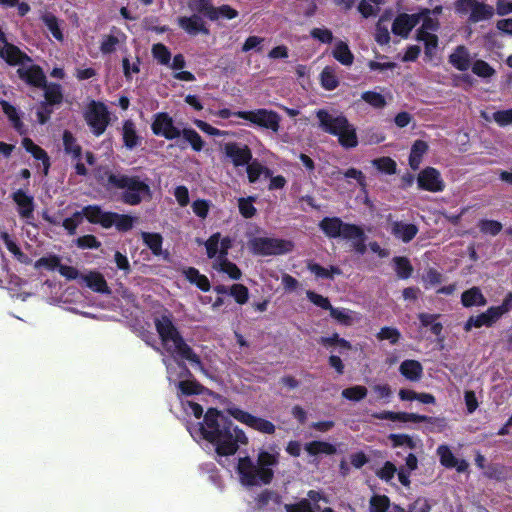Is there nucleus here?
Returning <instances> with one entry per match:
<instances>
[{
  "mask_svg": "<svg viewBox=\"0 0 512 512\" xmlns=\"http://www.w3.org/2000/svg\"><path fill=\"white\" fill-rule=\"evenodd\" d=\"M395 272L400 279H408L413 272L410 260L405 256H395L393 258Z\"/></svg>",
  "mask_w": 512,
  "mask_h": 512,
  "instance_id": "nucleus-42",
  "label": "nucleus"
},
{
  "mask_svg": "<svg viewBox=\"0 0 512 512\" xmlns=\"http://www.w3.org/2000/svg\"><path fill=\"white\" fill-rule=\"evenodd\" d=\"M177 21L179 27L182 28L189 35L194 36L199 33L208 35L210 33L202 18L197 14H193L189 17L181 16L178 18Z\"/></svg>",
  "mask_w": 512,
  "mask_h": 512,
  "instance_id": "nucleus-18",
  "label": "nucleus"
},
{
  "mask_svg": "<svg viewBox=\"0 0 512 512\" xmlns=\"http://www.w3.org/2000/svg\"><path fill=\"white\" fill-rule=\"evenodd\" d=\"M437 455L439 456L440 463L445 468H454L457 465V458L452 453L447 445H440L437 448Z\"/></svg>",
  "mask_w": 512,
  "mask_h": 512,
  "instance_id": "nucleus-46",
  "label": "nucleus"
},
{
  "mask_svg": "<svg viewBox=\"0 0 512 512\" xmlns=\"http://www.w3.org/2000/svg\"><path fill=\"white\" fill-rule=\"evenodd\" d=\"M0 105L2 108L3 113L7 116L9 119L11 125L13 128L19 133L24 134L26 132V129L24 127V124L20 118L19 112L15 106H13L10 102L7 100H0Z\"/></svg>",
  "mask_w": 512,
  "mask_h": 512,
  "instance_id": "nucleus-30",
  "label": "nucleus"
},
{
  "mask_svg": "<svg viewBox=\"0 0 512 512\" xmlns=\"http://www.w3.org/2000/svg\"><path fill=\"white\" fill-rule=\"evenodd\" d=\"M229 294L239 305H244L249 299L248 288L240 283L233 284L231 287H229Z\"/></svg>",
  "mask_w": 512,
  "mask_h": 512,
  "instance_id": "nucleus-52",
  "label": "nucleus"
},
{
  "mask_svg": "<svg viewBox=\"0 0 512 512\" xmlns=\"http://www.w3.org/2000/svg\"><path fill=\"white\" fill-rule=\"evenodd\" d=\"M120 40L115 35H104L100 43V51L106 55L116 51Z\"/></svg>",
  "mask_w": 512,
  "mask_h": 512,
  "instance_id": "nucleus-63",
  "label": "nucleus"
},
{
  "mask_svg": "<svg viewBox=\"0 0 512 512\" xmlns=\"http://www.w3.org/2000/svg\"><path fill=\"white\" fill-rule=\"evenodd\" d=\"M86 286L92 291L101 294H110L111 290L104 278V276L98 271H90L86 275L81 276Z\"/></svg>",
  "mask_w": 512,
  "mask_h": 512,
  "instance_id": "nucleus-26",
  "label": "nucleus"
},
{
  "mask_svg": "<svg viewBox=\"0 0 512 512\" xmlns=\"http://www.w3.org/2000/svg\"><path fill=\"white\" fill-rule=\"evenodd\" d=\"M332 56L342 65L351 66L354 62V55L348 44L342 40L335 43L332 50Z\"/></svg>",
  "mask_w": 512,
  "mask_h": 512,
  "instance_id": "nucleus-34",
  "label": "nucleus"
},
{
  "mask_svg": "<svg viewBox=\"0 0 512 512\" xmlns=\"http://www.w3.org/2000/svg\"><path fill=\"white\" fill-rule=\"evenodd\" d=\"M400 374L410 382H418L423 377V366L418 360L407 359L399 366Z\"/></svg>",
  "mask_w": 512,
  "mask_h": 512,
  "instance_id": "nucleus-22",
  "label": "nucleus"
},
{
  "mask_svg": "<svg viewBox=\"0 0 512 512\" xmlns=\"http://www.w3.org/2000/svg\"><path fill=\"white\" fill-rule=\"evenodd\" d=\"M83 213L87 221L91 224H98L107 229V224L111 211H104L101 206L92 204L83 207Z\"/></svg>",
  "mask_w": 512,
  "mask_h": 512,
  "instance_id": "nucleus-21",
  "label": "nucleus"
},
{
  "mask_svg": "<svg viewBox=\"0 0 512 512\" xmlns=\"http://www.w3.org/2000/svg\"><path fill=\"white\" fill-rule=\"evenodd\" d=\"M388 438L393 447L407 446L412 450L416 448V443L408 434H390Z\"/></svg>",
  "mask_w": 512,
  "mask_h": 512,
  "instance_id": "nucleus-61",
  "label": "nucleus"
},
{
  "mask_svg": "<svg viewBox=\"0 0 512 512\" xmlns=\"http://www.w3.org/2000/svg\"><path fill=\"white\" fill-rule=\"evenodd\" d=\"M84 119L92 133L99 137L110 124V114L107 106L100 101H91L84 113Z\"/></svg>",
  "mask_w": 512,
  "mask_h": 512,
  "instance_id": "nucleus-7",
  "label": "nucleus"
},
{
  "mask_svg": "<svg viewBox=\"0 0 512 512\" xmlns=\"http://www.w3.org/2000/svg\"><path fill=\"white\" fill-rule=\"evenodd\" d=\"M245 166L249 183H256L263 173V165L257 159L252 158L251 162Z\"/></svg>",
  "mask_w": 512,
  "mask_h": 512,
  "instance_id": "nucleus-58",
  "label": "nucleus"
},
{
  "mask_svg": "<svg viewBox=\"0 0 512 512\" xmlns=\"http://www.w3.org/2000/svg\"><path fill=\"white\" fill-rule=\"evenodd\" d=\"M75 243L80 249H98L101 247V242L92 234L78 237Z\"/></svg>",
  "mask_w": 512,
  "mask_h": 512,
  "instance_id": "nucleus-62",
  "label": "nucleus"
},
{
  "mask_svg": "<svg viewBox=\"0 0 512 512\" xmlns=\"http://www.w3.org/2000/svg\"><path fill=\"white\" fill-rule=\"evenodd\" d=\"M319 126L328 134L338 137L339 144L346 148H355L358 145L356 128L349 122L346 116L338 115L333 117L327 110L316 111Z\"/></svg>",
  "mask_w": 512,
  "mask_h": 512,
  "instance_id": "nucleus-4",
  "label": "nucleus"
},
{
  "mask_svg": "<svg viewBox=\"0 0 512 512\" xmlns=\"http://www.w3.org/2000/svg\"><path fill=\"white\" fill-rule=\"evenodd\" d=\"M279 464V453L261 450L256 462L249 456L240 457L236 472L243 486L254 487L269 485L274 478V468Z\"/></svg>",
  "mask_w": 512,
  "mask_h": 512,
  "instance_id": "nucleus-3",
  "label": "nucleus"
},
{
  "mask_svg": "<svg viewBox=\"0 0 512 512\" xmlns=\"http://www.w3.org/2000/svg\"><path fill=\"white\" fill-rule=\"evenodd\" d=\"M5 245H6V248L8 249V251L10 253H12L20 263L26 264V265L32 263V259L27 254L22 252L20 247L13 240L8 239L7 235H6Z\"/></svg>",
  "mask_w": 512,
  "mask_h": 512,
  "instance_id": "nucleus-57",
  "label": "nucleus"
},
{
  "mask_svg": "<svg viewBox=\"0 0 512 512\" xmlns=\"http://www.w3.org/2000/svg\"><path fill=\"white\" fill-rule=\"evenodd\" d=\"M254 197L240 198L238 200V209L240 214L246 218L250 219L255 216L257 210L253 205Z\"/></svg>",
  "mask_w": 512,
  "mask_h": 512,
  "instance_id": "nucleus-55",
  "label": "nucleus"
},
{
  "mask_svg": "<svg viewBox=\"0 0 512 512\" xmlns=\"http://www.w3.org/2000/svg\"><path fill=\"white\" fill-rule=\"evenodd\" d=\"M221 234L216 232L212 234L205 242L206 253L208 258L212 259L219 255V242Z\"/></svg>",
  "mask_w": 512,
  "mask_h": 512,
  "instance_id": "nucleus-64",
  "label": "nucleus"
},
{
  "mask_svg": "<svg viewBox=\"0 0 512 512\" xmlns=\"http://www.w3.org/2000/svg\"><path fill=\"white\" fill-rule=\"evenodd\" d=\"M12 200L17 205V211L22 219L26 220L27 224L33 225L34 219V198L28 195L23 189H18L12 193Z\"/></svg>",
  "mask_w": 512,
  "mask_h": 512,
  "instance_id": "nucleus-14",
  "label": "nucleus"
},
{
  "mask_svg": "<svg viewBox=\"0 0 512 512\" xmlns=\"http://www.w3.org/2000/svg\"><path fill=\"white\" fill-rule=\"evenodd\" d=\"M223 153L234 167H244L246 164H249L253 158L251 148L247 144L236 141L225 143Z\"/></svg>",
  "mask_w": 512,
  "mask_h": 512,
  "instance_id": "nucleus-12",
  "label": "nucleus"
},
{
  "mask_svg": "<svg viewBox=\"0 0 512 512\" xmlns=\"http://www.w3.org/2000/svg\"><path fill=\"white\" fill-rule=\"evenodd\" d=\"M495 8L483 1H476L472 11L469 14L468 22L476 24L481 21H488L493 18Z\"/></svg>",
  "mask_w": 512,
  "mask_h": 512,
  "instance_id": "nucleus-24",
  "label": "nucleus"
},
{
  "mask_svg": "<svg viewBox=\"0 0 512 512\" xmlns=\"http://www.w3.org/2000/svg\"><path fill=\"white\" fill-rule=\"evenodd\" d=\"M156 331L164 344L173 342L181 336L180 332L173 324L170 313L162 314L154 320Z\"/></svg>",
  "mask_w": 512,
  "mask_h": 512,
  "instance_id": "nucleus-15",
  "label": "nucleus"
},
{
  "mask_svg": "<svg viewBox=\"0 0 512 512\" xmlns=\"http://www.w3.org/2000/svg\"><path fill=\"white\" fill-rule=\"evenodd\" d=\"M152 55L154 59L158 61L161 65H168L171 60V52L162 43H156L152 46Z\"/></svg>",
  "mask_w": 512,
  "mask_h": 512,
  "instance_id": "nucleus-54",
  "label": "nucleus"
},
{
  "mask_svg": "<svg viewBox=\"0 0 512 512\" xmlns=\"http://www.w3.org/2000/svg\"><path fill=\"white\" fill-rule=\"evenodd\" d=\"M186 280L191 284L197 286L201 291L208 292L211 288V284L206 275L201 274L198 269L194 267H187L182 271Z\"/></svg>",
  "mask_w": 512,
  "mask_h": 512,
  "instance_id": "nucleus-31",
  "label": "nucleus"
},
{
  "mask_svg": "<svg viewBox=\"0 0 512 512\" xmlns=\"http://www.w3.org/2000/svg\"><path fill=\"white\" fill-rule=\"evenodd\" d=\"M97 181L107 190L120 189V201L126 205L136 206L143 200L152 198V191L149 184L139 176H129L126 174H116L109 169H105L97 176Z\"/></svg>",
  "mask_w": 512,
  "mask_h": 512,
  "instance_id": "nucleus-2",
  "label": "nucleus"
},
{
  "mask_svg": "<svg viewBox=\"0 0 512 512\" xmlns=\"http://www.w3.org/2000/svg\"><path fill=\"white\" fill-rule=\"evenodd\" d=\"M461 304L466 308L473 306H485L487 304V299L479 287L473 286L461 294Z\"/></svg>",
  "mask_w": 512,
  "mask_h": 512,
  "instance_id": "nucleus-28",
  "label": "nucleus"
},
{
  "mask_svg": "<svg viewBox=\"0 0 512 512\" xmlns=\"http://www.w3.org/2000/svg\"><path fill=\"white\" fill-rule=\"evenodd\" d=\"M229 413L233 418H235L239 422L247 425L248 427H250L258 432H261L264 434H269V435L275 433L276 427L269 420L254 416L251 413L244 411L240 408L229 409Z\"/></svg>",
  "mask_w": 512,
  "mask_h": 512,
  "instance_id": "nucleus-10",
  "label": "nucleus"
},
{
  "mask_svg": "<svg viewBox=\"0 0 512 512\" xmlns=\"http://www.w3.org/2000/svg\"><path fill=\"white\" fill-rule=\"evenodd\" d=\"M376 337L380 341L388 340L390 344L395 345L401 339V333L395 327L384 326L377 333Z\"/></svg>",
  "mask_w": 512,
  "mask_h": 512,
  "instance_id": "nucleus-53",
  "label": "nucleus"
},
{
  "mask_svg": "<svg viewBox=\"0 0 512 512\" xmlns=\"http://www.w3.org/2000/svg\"><path fill=\"white\" fill-rule=\"evenodd\" d=\"M411 31L412 29L404 14H399L392 23V32L402 38H407Z\"/></svg>",
  "mask_w": 512,
  "mask_h": 512,
  "instance_id": "nucleus-47",
  "label": "nucleus"
},
{
  "mask_svg": "<svg viewBox=\"0 0 512 512\" xmlns=\"http://www.w3.org/2000/svg\"><path fill=\"white\" fill-rule=\"evenodd\" d=\"M62 140L65 153L71 155L73 160L80 161L82 159V147L77 143L73 133L64 130Z\"/></svg>",
  "mask_w": 512,
  "mask_h": 512,
  "instance_id": "nucleus-33",
  "label": "nucleus"
},
{
  "mask_svg": "<svg viewBox=\"0 0 512 512\" xmlns=\"http://www.w3.org/2000/svg\"><path fill=\"white\" fill-rule=\"evenodd\" d=\"M305 450L311 456H316L318 454L333 455L337 452V449L333 444L319 440L306 443Z\"/></svg>",
  "mask_w": 512,
  "mask_h": 512,
  "instance_id": "nucleus-36",
  "label": "nucleus"
},
{
  "mask_svg": "<svg viewBox=\"0 0 512 512\" xmlns=\"http://www.w3.org/2000/svg\"><path fill=\"white\" fill-rule=\"evenodd\" d=\"M239 16V12L228 4L211 7L208 15L210 21H218L219 19L232 20Z\"/></svg>",
  "mask_w": 512,
  "mask_h": 512,
  "instance_id": "nucleus-35",
  "label": "nucleus"
},
{
  "mask_svg": "<svg viewBox=\"0 0 512 512\" xmlns=\"http://www.w3.org/2000/svg\"><path fill=\"white\" fill-rule=\"evenodd\" d=\"M181 136L183 137L184 142L191 146L193 151L200 152L203 150L205 142L201 135L193 128L182 129Z\"/></svg>",
  "mask_w": 512,
  "mask_h": 512,
  "instance_id": "nucleus-38",
  "label": "nucleus"
},
{
  "mask_svg": "<svg viewBox=\"0 0 512 512\" xmlns=\"http://www.w3.org/2000/svg\"><path fill=\"white\" fill-rule=\"evenodd\" d=\"M320 230L330 239L352 238L360 235V226L346 223L341 218L324 217L318 224Z\"/></svg>",
  "mask_w": 512,
  "mask_h": 512,
  "instance_id": "nucleus-6",
  "label": "nucleus"
},
{
  "mask_svg": "<svg viewBox=\"0 0 512 512\" xmlns=\"http://www.w3.org/2000/svg\"><path fill=\"white\" fill-rule=\"evenodd\" d=\"M22 145L25 148V150L27 152L31 153L32 156L36 160H39L42 162V164L44 165V168H45L44 172H45V174H47L48 169L50 167V159H49L47 152L43 148H41L40 146L35 144L33 142V140L28 137H25L22 140Z\"/></svg>",
  "mask_w": 512,
  "mask_h": 512,
  "instance_id": "nucleus-32",
  "label": "nucleus"
},
{
  "mask_svg": "<svg viewBox=\"0 0 512 512\" xmlns=\"http://www.w3.org/2000/svg\"><path fill=\"white\" fill-rule=\"evenodd\" d=\"M472 72L481 78H490L495 75V69L486 61L478 59L472 64Z\"/></svg>",
  "mask_w": 512,
  "mask_h": 512,
  "instance_id": "nucleus-51",
  "label": "nucleus"
},
{
  "mask_svg": "<svg viewBox=\"0 0 512 512\" xmlns=\"http://www.w3.org/2000/svg\"><path fill=\"white\" fill-rule=\"evenodd\" d=\"M218 261L221 271L226 273L231 279L239 280L241 278L242 272L235 263L229 261L227 258L218 259Z\"/></svg>",
  "mask_w": 512,
  "mask_h": 512,
  "instance_id": "nucleus-59",
  "label": "nucleus"
},
{
  "mask_svg": "<svg viewBox=\"0 0 512 512\" xmlns=\"http://www.w3.org/2000/svg\"><path fill=\"white\" fill-rule=\"evenodd\" d=\"M321 86L327 90L332 91L339 86V79L335 73V69L331 66H325L320 73Z\"/></svg>",
  "mask_w": 512,
  "mask_h": 512,
  "instance_id": "nucleus-41",
  "label": "nucleus"
},
{
  "mask_svg": "<svg viewBox=\"0 0 512 512\" xmlns=\"http://www.w3.org/2000/svg\"><path fill=\"white\" fill-rule=\"evenodd\" d=\"M19 78L28 85L41 88L46 86V76L43 69L39 65H31L29 67H20L17 69Z\"/></svg>",
  "mask_w": 512,
  "mask_h": 512,
  "instance_id": "nucleus-16",
  "label": "nucleus"
},
{
  "mask_svg": "<svg viewBox=\"0 0 512 512\" xmlns=\"http://www.w3.org/2000/svg\"><path fill=\"white\" fill-rule=\"evenodd\" d=\"M450 64L459 71H466L470 67V55L464 45L456 47L454 52L449 55Z\"/></svg>",
  "mask_w": 512,
  "mask_h": 512,
  "instance_id": "nucleus-29",
  "label": "nucleus"
},
{
  "mask_svg": "<svg viewBox=\"0 0 512 512\" xmlns=\"http://www.w3.org/2000/svg\"><path fill=\"white\" fill-rule=\"evenodd\" d=\"M141 237L154 256H162L165 260L169 258V252L162 249L163 237L160 233L142 232Z\"/></svg>",
  "mask_w": 512,
  "mask_h": 512,
  "instance_id": "nucleus-25",
  "label": "nucleus"
},
{
  "mask_svg": "<svg viewBox=\"0 0 512 512\" xmlns=\"http://www.w3.org/2000/svg\"><path fill=\"white\" fill-rule=\"evenodd\" d=\"M122 139L123 145L129 150H133L134 148L141 144L142 138L138 134L136 125L133 122V120L127 119L123 121Z\"/></svg>",
  "mask_w": 512,
  "mask_h": 512,
  "instance_id": "nucleus-23",
  "label": "nucleus"
},
{
  "mask_svg": "<svg viewBox=\"0 0 512 512\" xmlns=\"http://www.w3.org/2000/svg\"><path fill=\"white\" fill-rule=\"evenodd\" d=\"M177 387L186 396L199 395L206 391V388L196 380L179 381Z\"/></svg>",
  "mask_w": 512,
  "mask_h": 512,
  "instance_id": "nucleus-43",
  "label": "nucleus"
},
{
  "mask_svg": "<svg viewBox=\"0 0 512 512\" xmlns=\"http://www.w3.org/2000/svg\"><path fill=\"white\" fill-rule=\"evenodd\" d=\"M372 416L379 420L428 423L438 427L439 431H442L447 425L444 417H433L408 412L381 411L374 413Z\"/></svg>",
  "mask_w": 512,
  "mask_h": 512,
  "instance_id": "nucleus-8",
  "label": "nucleus"
},
{
  "mask_svg": "<svg viewBox=\"0 0 512 512\" xmlns=\"http://www.w3.org/2000/svg\"><path fill=\"white\" fill-rule=\"evenodd\" d=\"M235 117L241 118L263 129L278 133L280 130L281 116L274 110L259 108L249 111H236Z\"/></svg>",
  "mask_w": 512,
  "mask_h": 512,
  "instance_id": "nucleus-5",
  "label": "nucleus"
},
{
  "mask_svg": "<svg viewBox=\"0 0 512 512\" xmlns=\"http://www.w3.org/2000/svg\"><path fill=\"white\" fill-rule=\"evenodd\" d=\"M319 343L325 348L338 346L340 354L352 349V344L348 340L341 338L338 333H333L331 336L327 337H321Z\"/></svg>",
  "mask_w": 512,
  "mask_h": 512,
  "instance_id": "nucleus-37",
  "label": "nucleus"
},
{
  "mask_svg": "<svg viewBox=\"0 0 512 512\" xmlns=\"http://www.w3.org/2000/svg\"><path fill=\"white\" fill-rule=\"evenodd\" d=\"M0 57L10 66L24 65L25 63L32 62V58L29 55L12 43L2 47Z\"/></svg>",
  "mask_w": 512,
  "mask_h": 512,
  "instance_id": "nucleus-17",
  "label": "nucleus"
},
{
  "mask_svg": "<svg viewBox=\"0 0 512 512\" xmlns=\"http://www.w3.org/2000/svg\"><path fill=\"white\" fill-rule=\"evenodd\" d=\"M107 229L115 226L116 230L121 233L130 231L134 227L136 218L128 214H119L117 212L110 213Z\"/></svg>",
  "mask_w": 512,
  "mask_h": 512,
  "instance_id": "nucleus-27",
  "label": "nucleus"
},
{
  "mask_svg": "<svg viewBox=\"0 0 512 512\" xmlns=\"http://www.w3.org/2000/svg\"><path fill=\"white\" fill-rule=\"evenodd\" d=\"M250 247L252 252L257 255H282L292 251L293 243L283 239L255 237L250 241Z\"/></svg>",
  "mask_w": 512,
  "mask_h": 512,
  "instance_id": "nucleus-9",
  "label": "nucleus"
},
{
  "mask_svg": "<svg viewBox=\"0 0 512 512\" xmlns=\"http://www.w3.org/2000/svg\"><path fill=\"white\" fill-rule=\"evenodd\" d=\"M478 228L483 234L496 236L501 232L503 226L497 220L481 219L478 222Z\"/></svg>",
  "mask_w": 512,
  "mask_h": 512,
  "instance_id": "nucleus-50",
  "label": "nucleus"
},
{
  "mask_svg": "<svg viewBox=\"0 0 512 512\" xmlns=\"http://www.w3.org/2000/svg\"><path fill=\"white\" fill-rule=\"evenodd\" d=\"M60 258L57 255H50L48 257H41L35 263L34 267L36 269L45 268L47 270L53 271L55 269L58 270L60 266Z\"/></svg>",
  "mask_w": 512,
  "mask_h": 512,
  "instance_id": "nucleus-60",
  "label": "nucleus"
},
{
  "mask_svg": "<svg viewBox=\"0 0 512 512\" xmlns=\"http://www.w3.org/2000/svg\"><path fill=\"white\" fill-rule=\"evenodd\" d=\"M391 234L404 243H409L417 235L419 229L415 224L402 221H393L390 227Z\"/></svg>",
  "mask_w": 512,
  "mask_h": 512,
  "instance_id": "nucleus-20",
  "label": "nucleus"
},
{
  "mask_svg": "<svg viewBox=\"0 0 512 512\" xmlns=\"http://www.w3.org/2000/svg\"><path fill=\"white\" fill-rule=\"evenodd\" d=\"M417 185L420 190L432 193L442 192L445 189V182L440 172L434 167H426L419 172Z\"/></svg>",
  "mask_w": 512,
  "mask_h": 512,
  "instance_id": "nucleus-13",
  "label": "nucleus"
},
{
  "mask_svg": "<svg viewBox=\"0 0 512 512\" xmlns=\"http://www.w3.org/2000/svg\"><path fill=\"white\" fill-rule=\"evenodd\" d=\"M368 390L365 386L355 385L345 388L342 391V397L350 401H361L367 396Z\"/></svg>",
  "mask_w": 512,
  "mask_h": 512,
  "instance_id": "nucleus-48",
  "label": "nucleus"
},
{
  "mask_svg": "<svg viewBox=\"0 0 512 512\" xmlns=\"http://www.w3.org/2000/svg\"><path fill=\"white\" fill-rule=\"evenodd\" d=\"M198 431L203 439L215 446L219 456L234 455L239 444H247L245 432L217 408H209L200 422Z\"/></svg>",
  "mask_w": 512,
  "mask_h": 512,
  "instance_id": "nucleus-1",
  "label": "nucleus"
},
{
  "mask_svg": "<svg viewBox=\"0 0 512 512\" xmlns=\"http://www.w3.org/2000/svg\"><path fill=\"white\" fill-rule=\"evenodd\" d=\"M44 89V97L45 102L51 105H59L63 101V93L61 89V85L58 83H47L45 87H41Z\"/></svg>",
  "mask_w": 512,
  "mask_h": 512,
  "instance_id": "nucleus-39",
  "label": "nucleus"
},
{
  "mask_svg": "<svg viewBox=\"0 0 512 512\" xmlns=\"http://www.w3.org/2000/svg\"><path fill=\"white\" fill-rule=\"evenodd\" d=\"M174 345V353L181 359L187 360L192 365H195L201 369H203L202 361L194 350L185 342L182 335L175 339L173 342Z\"/></svg>",
  "mask_w": 512,
  "mask_h": 512,
  "instance_id": "nucleus-19",
  "label": "nucleus"
},
{
  "mask_svg": "<svg viewBox=\"0 0 512 512\" xmlns=\"http://www.w3.org/2000/svg\"><path fill=\"white\" fill-rule=\"evenodd\" d=\"M372 165L380 172L393 175L397 171V163L390 157L383 156L372 161Z\"/></svg>",
  "mask_w": 512,
  "mask_h": 512,
  "instance_id": "nucleus-45",
  "label": "nucleus"
},
{
  "mask_svg": "<svg viewBox=\"0 0 512 512\" xmlns=\"http://www.w3.org/2000/svg\"><path fill=\"white\" fill-rule=\"evenodd\" d=\"M151 130L154 135L162 136L167 140L177 139L181 136V130L174 126L173 118L166 112L154 115Z\"/></svg>",
  "mask_w": 512,
  "mask_h": 512,
  "instance_id": "nucleus-11",
  "label": "nucleus"
},
{
  "mask_svg": "<svg viewBox=\"0 0 512 512\" xmlns=\"http://www.w3.org/2000/svg\"><path fill=\"white\" fill-rule=\"evenodd\" d=\"M43 23L51 32L53 37L59 41L63 40V33L59 27L58 19L53 14H46L42 18Z\"/></svg>",
  "mask_w": 512,
  "mask_h": 512,
  "instance_id": "nucleus-56",
  "label": "nucleus"
},
{
  "mask_svg": "<svg viewBox=\"0 0 512 512\" xmlns=\"http://www.w3.org/2000/svg\"><path fill=\"white\" fill-rule=\"evenodd\" d=\"M390 507L391 501L386 495L374 494L369 499V512H388Z\"/></svg>",
  "mask_w": 512,
  "mask_h": 512,
  "instance_id": "nucleus-44",
  "label": "nucleus"
},
{
  "mask_svg": "<svg viewBox=\"0 0 512 512\" xmlns=\"http://www.w3.org/2000/svg\"><path fill=\"white\" fill-rule=\"evenodd\" d=\"M307 268L317 278H322V279H333L334 275L341 274V269L337 266H330V268H325L315 262H309L307 264Z\"/></svg>",
  "mask_w": 512,
  "mask_h": 512,
  "instance_id": "nucleus-40",
  "label": "nucleus"
},
{
  "mask_svg": "<svg viewBox=\"0 0 512 512\" xmlns=\"http://www.w3.org/2000/svg\"><path fill=\"white\" fill-rule=\"evenodd\" d=\"M361 99L375 109H382L386 106L387 102L385 97L375 91H365L361 95Z\"/></svg>",
  "mask_w": 512,
  "mask_h": 512,
  "instance_id": "nucleus-49",
  "label": "nucleus"
}]
</instances>
